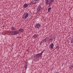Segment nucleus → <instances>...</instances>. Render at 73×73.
Segmentation results:
<instances>
[{
  "mask_svg": "<svg viewBox=\"0 0 73 73\" xmlns=\"http://www.w3.org/2000/svg\"><path fill=\"white\" fill-rule=\"evenodd\" d=\"M43 52H41L39 54H38L36 55H35V56L34 57L35 59H37V60H38L39 58V57L41 58L42 57V54Z\"/></svg>",
  "mask_w": 73,
  "mask_h": 73,
  "instance_id": "nucleus-1",
  "label": "nucleus"
},
{
  "mask_svg": "<svg viewBox=\"0 0 73 73\" xmlns=\"http://www.w3.org/2000/svg\"><path fill=\"white\" fill-rule=\"evenodd\" d=\"M28 17V13H24L23 15V19H27V18Z\"/></svg>",
  "mask_w": 73,
  "mask_h": 73,
  "instance_id": "nucleus-2",
  "label": "nucleus"
},
{
  "mask_svg": "<svg viewBox=\"0 0 73 73\" xmlns=\"http://www.w3.org/2000/svg\"><path fill=\"white\" fill-rule=\"evenodd\" d=\"M40 26L41 25L39 23H36L35 25V27L36 29H39L40 28Z\"/></svg>",
  "mask_w": 73,
  "mask_h": 73,
  "instance_id": "nucleus-3",
  "label": "nucleus"
},
{
  "mask_svg": "<svg viewBox=\"0 0 73 73\" xmlns=\"http://www.w3.org/2000/svg\"><path fill=\"white\" fill-rule=\"evenodd\" d=\"M55 0H45V4H46V5H48V4L49 3H50L51 1H52V2H53Z\"/></svg>",
  "mask_w": 73,
  "mask_h": 73,
  "instance_id": "nucleus-4",
  "label": "nucleus"
},
{
  "mask_svg": "<svg viewBox=\"0 0 73 73\" xmlns=\"http://www.w3.org/2000/svg\"><path fill=\"white\" fill-rule=\"evenodd\" d=\"M42 9V7L40 6H39L37 8V12H40Z\"/></svg>",
  "mask_w": 73,
  "mask_h": 73,
  "instance_id": "nucleus-5",
  "label": "nucleus"
},
{
  "mask_svg": "<svg viewBox=\"0 0 73 73\" xmlns=\"http://www.w3.org/2000/svg\"><path fill=\"white\" fill-rule=\"evenodd\" d=\"M17 34H19V31L17 30L14 31V33L13 34L14 35H17Z\"/></svg>",
  "mask_w": 73,
  "mask_h": 73,
  "instance_id": "nucleus-6",
  "label": "nucleus"
},
{
  "mask_svg": "<svg viewBox=\"0 0 73 73\" xmlns=\"http://www.w3.org/2000/svg\"><path fill=\"white\" fill-rule=\"evenodd\" d=\"M36 0H33L31 3V5H33V4H36Z\"/></svg>",
  "mask_w": 73,
  "mask_h": 73,
  "instance_id": "nucleus-7",
  "label": "nucleus"
},
{
  "mask_svg": "<svg viewBox=\"0 0 73 73\" xmlns=\"http://www.w3.org/2000/svg\"><path fill=\"white\" fill-rule=\"evenodd\" d=\"M39 35H36L35 34L32 37L35 39V38H37V37H38Z\"/></svg>",
  "mask_w": 73,
  "mask_h": 73,
  "instance_id": "nucleus-8",
  "label": "nucleus"
},
{
  "mask_svg": "<svg viewBox=\"0 0 73 73\" xmlns=\"http://www.w3.org/2000/svg\"><path fill=\"white\" fill-rule=\"evenodd\" d=\"M47 39V37H46L45 39L42 40V41L43 42V44L46 42V41H47V40H46Z\"/></svg>",
  "mask_w": 73,
  "mask_h": 73,
  "instance_id": "nucleus-9",
  "label": "nucleus"
},
{
  "mask_svg": "<svg viewBox=\"0 0 73 73\" xmlns=\"http://www.w3.org/2000/svg\"><path fill=\"white\" fill-rule=\"evenodd\" d=\"M50 48H51L52 49H53V47H54V45L52 43L50 45Z\"/></svg>",
  "mask_w": 73,
  "mask_h": 73,
  "instance_id": "nucleus-10",
  "label": "nucleus"
},
{
  "mask_svg": "<svg viewBox=\"0 0 73 73\" xmlns=\"http://www.w3.org/2000/svg\"><path fill=\"white\" fill-rule=\"evenodd\" d=\"M47 41H48V42H52V41H53V39H49V38H48V39H47Z\"/></svg>",
  "mask_w": 73,
  "mask_h": 73,
  "instance_id": "nucleus-11",
  "label": "nucleus"
},
{
  "mask_svg": "<svg viewBox=\"0 0 73 73\" xmlns=\"http://www.w3.org/2000/svg\"><path fill=\"white\" fill-rule=\"evenodd\" d=\"M28 4L25 3L23 5V7L24 8H27V7H28Z\"/></svg>",
  "mask_w": 73,
  "mask_h": 73,
  "instance_id": "nucleus-12",
  "label": "nucleus"
},
{
  "mask_svg": "<svg viewBox=\"0 0 73 73\" xmlns=\"http://www.w3.org/2000/svg\"><path fill=\"white\" fill-rule=\"evenodd\" d=\"M19 31H20V32H23V31H24V30L23 29L21 28L19 29Z\"/></svg>",
  "mask_w": 73,
  "mask_h": 73,
  "instance_id": "nucleus-13",
  "label": "nucleus"
},
{
  "mask_svg": "<svg viewBox=\"0 0 73 73\" xmlns=\"http://www.w3.org/2000/svg\"><path fill=\"white\" fill-rule=\"evenodd\" d=\"M11 29L12 31H15V30H16V28L15 27H12L11 28Z\"/></svg>",
  "mask_w": 73,
  "mask_h": 73,
  "instance_id": "nucleus-14",
  "label": "nucleus"
},
{
  "mask_svg": "<svg viewBox=\"0 0 73 73\" xmlns=\"http://www.w3.org/2000/svg\"><path fill=\"white\" fill-rule=\"evenodd\" d=\"M52 1H51L50 2H49L48 4L49 5V7H50L51 6V4H52Z\"/></svg>",
  "mask_w": 73,
  "mask_h": 73,
  "instance_id": "nucleus-15",
  "label": "nucleus"
},
{
  "mask_svg": "<svg viewBox=\"0 0 73 73\" xmlns=\"http://www.w3.org/2000/svg\"><path fill=\"white\" fill-rule=\"evenodd\" d=\"M51 9H52V8H51V7H49L48 8V12H50V10H51Z\"/></svg>",
  "mask_w": 73,
  "mask_h": 73,
  "instance_id": "nucleus-16",
  "label": "nucleus"
},
{
  "mask_svg": "<svg viewBox=\"0 0 73 73\" xmlns=\"http://www.w3.org/2000/svg\"><path fill=\"white\" fill-rule=\"evenodd\" d=\"M25 69L26 70L27 68V65H26L25 66Z\"/></svg>",
  "mask_w": 73,
  "mask_h": 73,
  "instance_id": "nucleus-17",
  "label": "nucleus"
},
{
  "mask_svg": "<svg viewBox=\"0 0 73 73\" xmlns=\"http://www.w3.org/2000/svg\"><path fill=\"white\" fill-rule=\"evenodd\" d=\"M42 43H43V42L42 41H41V42L40 43V45H42Z\"/></svg>",
  "mask_w": 73,
  "mask_h": 73,
  "instance_id": "nucleus-18",
  "label": "nucleus"
},
{
  "mask_svg": "<svg viewBox=\"0 0 73 73\" xmlns=\"http://www.w3.org/2000/svg\"><path fill=\"white\" fill-rule=\"evenodd\" d=\"M11 35H13V33H14V31H12V32H11Z\"/></svg>",
  "mask_w": 73,
  "mask_h": 73,
  "instance_id": "nucleus-19",
  "label": "nucleus"
},
{
  "mask_svg": "<svg viewBox=\"0 0 73 73\" xmlns=\"http://www.w3.org/2000/svg\"><path fill=\"white\" fill-rule=\"evenodd\" d=\"M36 0V1H37L36 2V3H37L39 2L40 1V0Z\"/></svg>",
  "mask_w": 73,
  "mask_h": 73,
  "instance_id": "nucleus-20",
  "label": "nucleus"
},
{
  "mask_svg": "<svg viewBox=\"0 0 73 73\" xmlns=\"http://www.w3.org/2000/svg\"><path fill=\"white\" fill-rule=\"evenodd\" d=\"M56 48H57V49H58H58H59V46H56Z\"/></svg>",
  "mask_w": 73,
  "mask_h": 73,
  "instance_id": "nucleus-21",
  "label": "nucleus"
},
{
  "mask_svg": "<svg viewBox=\"0 0 73 73\" xmlns=\"http://www.w3.org/2000/svg\"><path fill=\"white\" fill-rule=\"evenodd\" d=\"M71 67L72 68H73V65H72L71 66Z\"/></svg>",
  "mask_w": 73,
  "mask_h": 73,
  "instance_id": "nucleus-22",
  "label": "nucleus"
},
{
  "mask_svg": "<svg viewBox=\"0 0 73 73\" xmlns=\"http://www.w3.org/2000/svg\"><path fill=\"white\" fill-rule=\"evenodd\" d=\"M19 38H21V36H19Z\"/></svg>",
  "mask_w": 73,
  "mask_h": 73,
  "instance_id": "nucleus-23",
  "label": "nucleus"
},
{
  "mask_svg": "<svg viewBox=\"0 0 73 73\" xmlns=\"http://www.w3.org/2000/svg\"><path fill=\"white\" fill-rule=\"evenodd\" d=\"M17 38H19V37L18 36V37H17Z\"/></svg>",
  "mask_w": 73,
  "mask_h": 73,
  "instance_id": "nucleus-24",
  "label": "nucleus"
},
{
  "mask_svg": "<svg viewBox=\"0 0 73 73\" xmlns=\"http://www.w3.org/2000/svg\"><path fill=\"white\" fill-rule=\"evenodd\" d=\"M27 52H28V50H27Z\"/></svg>",
  "mask_w": 73,
  "mask_h": 73,
  "instance_id": "nucleus-25",
  "label": "nucleus"
},
{
  "mask_svg": "<svg viewBox=\"0 0 73 73\" xmlns=\"http://www.w3.org/2000/svg\"><path fill=\"white\" fill-rule=\"evenodd\" d=\"M31 58H32V57Z\"/></svg>",
  "mask_w": 73,
  "mask_h": 73,
  "instance_id": "nucleus-26",
  "label": "nucleus"
},
{
  "mask_svg": "<svg viewBox=\"0 0 73 73\" xmlns=\"http://www.w3.org/2000/svg\"><path fill=\"white\" fill-rule=\"evenodd\" d=\"M72 46H73V45H72Z\"/></svg>",
  "mask_w": 73,
  "mask_h": 73,
  "instance_id": "nucleus-27",
  "label": "nucleus"
},
{
  "mask_svg": "<svg viewBox=\"0 0 73 73\" xmlns=\"http://www.w3.org/2000/svg\"><path fill=\"white\" fill-rule=\"evenodd\" d=\"M31 57H32V56H31Z\"/></svg>",
  "mask_w": 73,
  "mask_h": 73,
  "instance_id": "nucleus-28",
  "label": "nucleus"
}]
</instances>
